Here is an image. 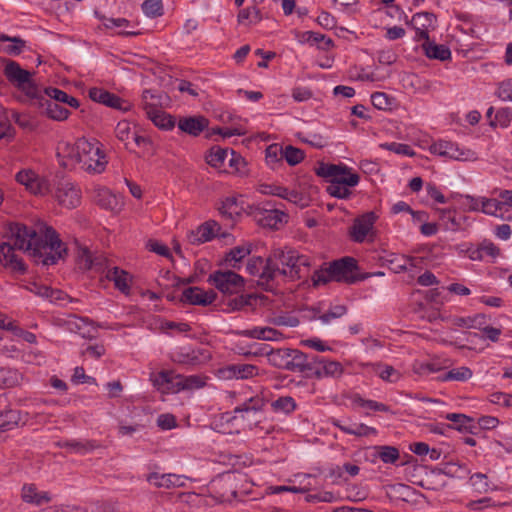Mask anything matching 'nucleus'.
Returning <instances> with one entry per match:
<instances>
[{
	"instance_id": "f257e3e1",
	"label": "nucleus",
	"mask_w": 512,
	"mask_h": 512,
	"mask_svg": "<svg viewBox=\"0 0 512 512\" xmlns=\"http://www.w3.org/2000/svg\"><path fill=\"white\" fill-rule=\"evenodd\" d=\"M16 251H32L33 256H63L69 252L90 256L87 246L75 240L69 247L52 226L44 224L35 230L19 222H5L0 232V256H14Z\"/></svg>"
},
{
	"instance_id": "f03ea898",
	"label": "nucleus",
	"mask_w": 512,
	"mask_h": 512,
	"mask_svg": "<svg viewBox=\"0 0 512 512\" xmlns=\"http://www.w3.org/2000/svg\"><path fill=\"white\" fill-rule=\"evenodd\" d=\"M282 258H249L247 270L257 276L258 285L270 287V282L278 276L284 275L290 278H301V265H307L305 258H287V262L281 261Z\"/></svg>"
},
{
	"instance_id": "7ed1b4c3",
	"label": "nucleus",
	"mask_w": 512,
	"mask_h": 512,
	"mask_svg": "<svg viewBox=\"0 0 512 512\" xmlns=\"http://www.w3.org/2000/svg\"><path fill=\"white\" fill-rule=\"evenodd\" d=\"M357 261L355 258H339L316 270L312 276L314 286L325 285L330 281L354 283L358 277Z\"/></svg>"
},
{
	"instance_id": "20e7f679",
	"label": "nucleus",
	"mask_w": 512,
	"mask_h": 512,
	"mask_svg": "<svg viewBox=\"0 0 512 512\" xmlns=\"http://www.w3.org/2000/svg\"><path fill=\"white\" fill-rule=\"evenodd\" d=\"M78 153L81 156L78 164L83 170L93 174H99L105 170L108 161L102 145L96 139H78Z\"/></svg>"
},
{
	"instance_id": "39448f33",
	"label": "nucleus",
	"mask_w": 512,
	"mask_h": 512,
	"mask_svg": "<svg viewBox=\"0 0 512 512\" xmlns=\"http://www.w3.org/2000/svg\"><path fill=\"white\" fill-rule=\"evenodd\" d=\"M267 360L272 366L290 372L304 373L308 367V354L298 349H273L267 354Z\"/></svg>"
},
{
	"instance_id": "423d86ee",
	"label": "nucleus",
	"mask_w": 512,
	"mask_h": 512,
	"mask_svg": "<svg viewBox=\"0 0 512 512\" xmlns=\"http://www.w3.org/2000/svg\"><path fill=\"white\" fill-rule=\"evenodd\" d=\"M4 75L14 87L24 92L29 98L39 97V90L32 80V74L21 68L17 62L7 60Z\"/></svg>"
},
{
	"instance_id": "0eeeda50",
	"label": "nucleus",
	"mask_w": 512,
	"mask_h": 512,
	"mask_svg": "<svg viewBox=\"0 0 512 512\" xmlns=\"http://www.w3.org/2000/svg\"><path fill=\"white\" fill-rule=\"evenodd\" d=\"M241 478L239 473H224L211 481L210 492L219 502H231L237 496L238 482Z\"/></svg>"
},
{
	"instance_id": "6e6552de",
	"label": "nucleus",
	"mask_w": 512,
	"mask_h": 512,
	"mask_svg": "<svg viewBox=\"0 0 512 512\" xmlns=\"http://www.w3.org/2000/svg\"><path fill=\"white\" fill-rule=\"evenodd\" d=\"M315 172L319 177L329 178L330 182L334 181L348 187H354L360 181V176L344 164L320 163Z\"/></svg>"
},
{
	"instance_id": "1a4fd4ad",
	"label": "nucleus",
	"mask_w": 512,
	"mask_h": 512,
	"mask_svg": "<svg viewBox=\"0 0 512 512\" xmlns=\"http://www.w3.org/2000/svg\"><path fill=\"white\" fill-rule=\"evenodd\" d=\"M248 209L247 215L263 228L279 230L288 222V214L279 209L259 206H249Z\"/></svg>"
},
{
	"instance_id": "9d476101",
	"label": "nucleus",
	"mask_w": 512,
	"mask_h": 512,
	"mask_svg": "<svg viewBox=\"0 0 512 512\" xmlns=\"http://www.w3.org/2000/svg\"><path fill=\"white\" fill-rule=\"evenodd\" d=\"M342 372L343 368L339 362L328 361L317 355L308 354V367L305 373L309 376L315 377L316 379L339 377Z\"/></svg>"
},
{
	"instance_id": "9b49d317",
	"label": "nucleus",
	"mask_w": 512,
	"mask_h": 512,
	"mask_svg": "<svg viewBox=\"0 0 512 512\" xmlns=\"http://www.w3.org/2000/svg\"><path fill=\"white\" fill-rule=\"evenodd\" d=\"M208 281L224 294L239 293L243 286V278L233 271H215Z\"/></svg>"
},
{
	"instance_id": "f8f14e48",
	"label": "nucleus",
	"mask_w": 512,
	"mask_h": 512,
	"mask_svg": "<svg viewBox=\"0 0 512 512\" xmlns=\"http://www.w3.org/2000/svg\"><path fill=\"white\" fill-rule=\"evenodd\" d=\"M266 403L267 400L263 392L251 396L234 408L232 419H240L244 422L250 421L253 416L263 412Z\"/></svg>"
},
{
	"instance_id": "ddd939ff",
	"label": "nucleus",
	"mask_w": 512,
	"mask_h": 512,
	"mask_svg": "<svg viewBox=\"0 0 512 512\" xmlns=\"http://www.w3.org/2000/svg\"><path fill=\"white\" fill-rule=\"evenodd\" d=\"M501 200L484 198L482 203V212L493 215L501 219L510 220V212L512 207V191L504 190L500 193Z\"/></svg>"
},
{
	"instance_id": "4468645a",
	"label": "nucleus",
	"mask_w": 512,
	"mask_h": 512,
	"mask_svg": "<svg viewBox=\"0 0 512 512\" xmlns=\"http://www.w3.org/2000/svg\"><path fill=\"white\" fill-rule=\"evenodd\" d=\"M151 381L154 387L164 394H175L183 391L181 374H177L171 370H163L157 374H152Z\"/></svg>"
},
{
	"instance_id": "2eb2a0df",
	"label": "nucleus",
	"mask_w": 512,
	"mask_h": 512,
	"mask_svg": "<svg viewBox=\"0 0 512 512\" xmlns=\"http://www.w3.org/2000/svg\"><path fill=\"white\" fill-rule=\"evenodd\" d=\"M434 154L448 157L458 161H471L476 159V155L471 150H462L456 144L449 141H439L430 147Z\"/></svg>"
},
{
	"instance_id": "dca6fc26",
	"label": "nucleus",
	"mask_w": 512,
	"mask_h": 512,
	"mask_svg": "<svg viewBox=\"0 0 512 512\" xmlns=\"http://www.w3.org/2000/svg\"><path fill=\"white\" fill-rule=\"evenodd\" d=\"M55 197L60 205L71 209L80 204L81 191L75 184L61 181L56 188Z\"/></svg>"
},
{
	"instance_id": "f3484780",
	"label": "nucleus",
	"mask_w": 512,
	"mask_h": 512,
	"mask_svg": "<svg viewBox=\"0 0 512 512\" xmlns=\"http://www.w3.org/2000/svg\"><path fill=\"white\" fill-rule=\"evenodd\" d=\"M220 229L221 226L216 221L208 220L196 229L190 230L187 233V241L193 245L203 244L215 238Z\"/></svg>"
},
{
	"instance_id": "a211bd4d",
	"label": "nucleus",
	"mask_w": 512,
	"mask_h": 512,
	"mask_svg": "<svg viewBox=\"0 0 512 512\" xmlns=\"http://www.w3.org/2000/svg\"><path fill=\"white\" fill-rule=\"evenodd\" d=\"M93 199L98 206L114 213H119L124 206L122 198L106 187L95 188Z\"/></svg>"
},
{
	"instance_id": "6ab92c4d",
	"label": "nucleus",
	"mask_w": 512,
	"mask_h": 512,
	"mask_svg": "<svg viewBox=\"0 0 512 512\" xmlns=\"http://www.w3.org/2000/svg\"><path fill=\"white\" fill-rule=\"evenodd\" d=\"M411 25L416 31V40H428L429 32L436 28V16L429 12L417 13L412 17Z\"/></svg>"
},
{
	"instance_id": "aec40b11",
	"label": "nucleus",
	"mask_w": 512,
	"mask_h": 512,
	"mask_svg": "<svg viewBox=\"0 0 512 512\" xmlns=\"http://www.w3.org/2000/svg\"><path fill=\"white\" fill-rule=\"evenodd\" d=\"M220 374L225 379H250L258 376L259 368L253 364H230L220 369Z\"/></svg>"
},
{
	"instance_id": "412c9836",
	"label": "nucleus",
	"mask_w": 512,
	"mask_h": 512,
	"mask_svg": "<svg viewBox=\"0 0 512 512\" xmlns=\"http://www.w3.org/2000/svg\"><path fill=\"white\" fill-rule=\"evenodd\" d=\"M216 299V293L213 290L205 291L199 287H188L184 289L181 301L191 305L206 306L213 303Z\"/></svg>"
},
{
	"instance_id": "4be33fe9",
	"label": "nucleus",
	"mask_w": 512,
	"mask_h": 512,
	"mask_svg": "<svg viewBox=\"0 0 512 512\" xmlns=\"http://www.w3.org/2000/svg\"><path fill=\"white\" fill-rule=\"evenodd\" d=\"M89 97L94 102L106 105L111 108L124 111L128 109V105H125L127 103L124 100H122L117 95L110 93L109 91L104 90L102 88H91L89 90Z\"/></svg>"
},
{
	"instance_id": "5701e85b",
	"label": "nucleus",
	"mask_w": 512,
	"mask_h": 512,
	"mask_svg": "<svg viewBox=\"0 0 512 512\" xmlns=\"http://www.w3.org/2000/svg\"><path fill=\"white\" fill-rule=\"evenodd\" d=\"M106 278L114 283L116 289L125 295H128L131 290L133 281L132 275L119 267L109 268L106 272Z\"/></svg>"
},
{
	"instance_id": "b1692460",
	"label": "nucleus",
	"mask_w": 512,
	"mask_h": 512,
	"mask_svg": "<svg viewBox=\"0 0 512 512\" xmlns=\"http://www.w3.org/2000/svg\"><path fill=\"white\" fill-rule=\"evenodd\" d=\"M376 220L374 212H368L361 217L355 219L351 228V236L357 242H362L370 232Z\"/></svg>"
},
{
	"instance_id": "393cba45",
	"label": "nucleus",
	"mask_w": 512,
	"mask_h": 512,
	"mask_svg": "<svg viewBox=\"0 0 512 512\" xmlns=\"http://www.w3.org/2000/svg\"><path fill=\"white\" fill-rule=\"evenodd\" d=\"M187 478L178 474H159L150 473L147 476V481L158 488H172V487H183Z\"/></svg>"
},
{
	"instance_id": "a878e982",
	"label": "nucleus",
	"mask_w": 512,
	"mask_h": 512,
	"mask_svg": "<svg viewBox=\"0 0 512 512\" xmlns=\"http://www.w3.org/2000/svg\"><path fill=\"white\" fill-rule=\"evenodd\" d=\"M249 206L251 205L245 203L241 199V196H228L222 201L219 211L223 216H227L232 219L234 216H240L242 213L247 214Z\"/></svg>"
},
{
	"instance_id": "bb28decb",
	"label": "nucleus",
	"mask_w": 512,
	"mask_h": 512,
	"mask_svg": "<svg viewBox=\"0 0 512 512\" xmlns=\"http://www.w3.org/2000/svg\"><path fill=\"white\" fill-rule=\"evenodd\" d=\"M208 125L209 120L204 116L183 117L178 122V128L191 136H198Z\"/></svg>"
},
{
	"instance_id": "cd10ccee",
	"label": "nucleus",
	"mask_w": 512,
	"mask_h": 512,
	"mask_svg": "<svg viewBox=\"0 0 512 512\" xmlns=\"http://www.w3.org/2000/svg\"><path fill=\"white\" fill-rule=\"evenodd\" d=\"M57 155L62 158V166L69 169L74 168L81 158L80 153H78V140L75 144L67 142L60 144L57 148Z\"/></svg>"
},
{
	"instance_id": "c85d7f7f",
	"label": "nucleus",
	"mask_w": 512,
	"mask_h": 512,
	"mask_svg": "<svg viewBox=\"0 0 512 512\" xmlns=\"http://www.w3.org/2000/svg\"><path fill=\"white\" fill-rule=\"evenodd\" d=\"M22 499L26 503L41 506L51 501V496L46 491H39L34 484H26L22 488Z\"/></svg>"
},
{
	"instance_id": "c756f323",
	"label": "nucleus",
	"mask_w": 512,
	"mask_h": 512,
	"mask_svg": "<svg viewBox=\"0 0 512 512\" xmlns=\"http://www.w3.org/2000/svg\"><path fill=\"white\" fill-rule=\"evenodd\" d=\"M249 430L256 435L264 437L275 431V425L271 420L263 415V412L253 416L250 421H246Z\"/></svg>"
},
{
	"instance_id": "7c9ffc66",
	"label": "nucleus",
	"mask_w": 512,
	"mask_h": 512,
	"mask_svg": "<svg viewBox=\"0 0 512 512\" xmlns=\"http://www.w3.org/2000/svg\"><path fill=\"white\" fill-rule=\"evenodd\" d=\"M66 325L69 331L78 333L84 338L92 337V331H95L92 323L89 322L86 318L78 317L73 314L68 316Z\"/></svg>"
},
{
	"instance_id": "2f4dec72",
	"label": "nucleus",
	"mask_w": 512,
	"mask_h": 512,
	"mask_svg": "<svg viewBox=\"0 0 512 512\" xmlns=\"http://www.w3.org/2000/svg\"><path fill=\"white\" fill-rule=\"evenodd\" d=\"M241 335L249 338L277 341L282 339L283 334L271 327H254L252 329L244 330Z\"/></svg>"
},
{
	"instance_id": "473e14b6",
	"label": "nucleus",
	"mask_w": 512,
	"mask_h": 512,
	"mask_svg": "<svg viewBox=\"0 0 512 512\" xmlns=\"http://www.w3.org/2000/svg\"><path fill=\"white\" fill-rule=\"evenodd\" d=\"M40 105L45 107V113L47 117L52 120L64 121L70 115V111L68 109L51 100H44L41 98Z\"/></svg>"
},
{
	"instance_id": "72a5a7b5",
	"label": "nucleus",
	"mask_w": 512,
	"mask_h": 512,
	"mask_svg": "<svg viewBox=\"0 0 512 512\" xmlns=\"http://www.w3.org/2000/svg\"><path fill=\"white\" fill-rule=\"evenodd\" d=\"M422 47L428 58L445 61L451 57V51L448 47L431 42L429 38L425 40Z\"/></svg>"
},
{
	"instance_id": "f704fd0d",
	"label": "nucleus",
	"mask_w": 512,
	"mask_h": 512,
	"mask_svg": "<svg viewBox=\"0 0 512 512\" xmlns=\"http://www.w3.org/2000/svg\"><path fill=\"white\" fill-rule=\"evenodd\" d=\"M266 247L261 242H245L241 245H238L232 249L226 254V256H246L250 254H266Z\"/></svg>"
},
{
	"instance_id": "c9c22d12",
	"label": "nucleus",
	"mask_w": 512,
	"mask_h": 512,
	"mask_svg": "<svg viewBox=\"0 0 512 512\" xmlns=\"http://www.w3.org/2000/svg\"><path fill=\"white\" fill-rule=\"evenodd\" d=\"M146 116L160 129L170 130L175 125L174 119L159 107H156L152 112H147Z\"/></svg>"
},
{
	"instance_id": "e433bc0d",
	"label": "nucleus",
	"mask_w": 512,
	"mask_h": 512,
	"mask_svg": "<svg viewBox=\"0 0 512 512\" xmlns=\"http://www.w3.org/2000/svg\"><path fill=\"white\" fill-rule=\"evenodd\" d=\"M450 321L454 327L481 329L485 324L486 319L484 315L478 314L472 317H453L450 319Z\"/></svg>"
},
{
	"instance_id": "4c0bfd02",
	"label": "nucleus",
	"mask_w": 512,
	"mask_h": 512,
	"mask_svg": "<svg viewBox=\"0 0 512 512\" xmlns=\"http://www.w3.org/2000/svg\"><path fill=\"white\" fill-rule=\"evenodd\" d=\"M444 367L445 365L443 363L435 359L428 362L416 360L412 364L413 372L419 376H427L429 374L436 373Z\"/></svg>"
},
{
	"instance_id": "58836bf2",
	"label": "nucleus",
	"mask_w": 512,
	"mask_h": 512,
	"mask_svg": "<svg viewBox=\"0 0 512 512\" xmlns=\"http://www.w3.org/2000/svg\"><path fill=\"white\" fill-rule=\"evenodd\" d=\"M45 94L50 98L49 100L56 102V103H65L69 105L72 108H78L79 107V101L68 95L66 92L55 88V87H48L45 89Z\"/></svg>"
},
{
	"instance_id": "ea45409f",
	"label": "nucleus",
	"mask_w": 512,
	"mask_h": 512,
	"mask_svg": "<svg viewBox=\"0 0 512 512\" xmlns=\"http://www.w3.org/2000/svg\"><path fill=\"white\" fill-rule=\"evenodd\" d=\"M62 447L67 448L75 453L86 454L100 447V444L94 440H71L65 441Z\"/></svg>"
},
{
	"instance_id": "a19ab883",
	"label": "nucleus",
	"mask_w": 512,
	"mask_h": 512,
	"mask_svg": "<svg viewBox=\"0 0 512 512\" xmlns=\"http://www.w3.org/2000/svg\"><path fill=\"white\" fill-rule=\"evenodd\" d=\"M20 421V413L17 410H6L0 414V433L16 428Z\"/></svg>"
},
{
	"instance_id": "79ce46f5",
	"label": "nucleus",
	"mask_w": 512,
	"mask_h": 512,
	"mask_svg": "<svg viewBox=\"0 0 512 512\" xmlns=\"http://www.w3.org/2000/svg\"><path fill=\"white\" fill-rule=\"evenodd\" d=\"M374 372L383 380L389 383L398 382L402 375L396 370L393 366L384 365V364H376L374 366Z\"/></svg>"
},
{
	"instance_id": "37998d69",
	"label": "nucleus",
	"mask_w": 512,
	"mask_h": 512,
	"mask_svg": "<svg viewBox=\"0 0 512 512\" xmlns=\"http://www.w3.org/2000/svg\"><path fill=\"white\" fill-rule=\"evenodd\" d=\"M0 265L15 276L23 275L27 271L23 258H0Z\"/></svg>"
},
{
	"instance_id": "c03bdc74",
	"label": "nucleus",
	"mask_w": 512,
	"mask_h": 512,
	"mask_svg": "<svg viewBox=\"0 0 512 512\" xmlns=\"http://www.w3.org/2000/svg\"><path fill=\"white\" fill-rule=\"evenodd\" d=\"M303 41H306L311 44H316L318 48L322 50H329L333 47V40L329 37H326L324 34L316 33L313 31H307L303 34Z\"/></svg>"
},
{
	"instance_id": "a18cd8bd",
	"label": "nucleus",
	"mask_w": 512,
	"mask_h": 512,
	"mask_svg": "<svg viewBox=\"0 0 512 512\" xmlns=\"http://www.w3.org/2000/svg\"><path fill=\"white\" fill-rule=\"evenodd\" d=\"M21 378V374L15 369L0 368V388L16 386Z\"/></svg>"
},
{
	"instance_id": "49530a36",
	"label": "nucleus",
	"mask_w": 512,
	"mask_h": 512,
	"mask_svg": "<svg viewBox=\"0 0 512 512\" xmlns=\"http://www.w3.org/2000/svg\"><path fill=\"white\" fill-rule=\"evenodd\" d=\"M228 150L221 147H212L206 155V162L212 167L220 168L228 156Z\"/></svg>"
},
{
	"instance_id": "de8ad7c7",
	"label": "nucleus",
	"mask_w": 512,
	"mask_h": 512,
	"mask_svg": "<svg viewBox=\"0 0 512 512\" xmlns=\"http://www.w3.org/2000/svg\"><path fill=\"white\" fill-rule=\"evenodd\" d=\"M14 134L15 131L8 118L7 109L0 105V140H12Z\"/></svg>"
},
{
	"instance_id": "09e8293b",
	"label": "nucleus",
	"mask_w": 512,
	"mask_h": 512,
	"mask_svg": "<svg viewBox=\"0 0 512 512\" xmlns=\"http://www.w3.org/2000/svg\"><path fill=\"white\" fill-rule=\"evenodd\" d=\"M493 108L490 107L487 111V117L490 119L491 126L508 127L511 121V113L509 108H501L497 110L494 120L491 119Z\"/></svg>"
},
{
	"instance_id": "8fccbe9b",
	"label": "nucleus",
	"mask_w": 512,
	"mask_h": 512,
	"mask_svg": "<svg viewBox=\"0 0 512 512\" xmlns=\"http://www.w3.org/2000/svg\"><path fill=\"white\" fill-rule=\"evenodd\" d=\"M473 373L470 368L462 366L451 369L441 377L442 381H467L472 377Z\"/></svg>"
},
{
	"instance_id": "3c124183",
	"label": "nucleus",
	"mask_w": 512,
	"mask_h": 512,
	"mask_svg": "<svg viewBox=\"0 0 512 512\" xmlns=\"http://www.w3.org/2000/svg\"><path fill=\"white\" fill-rule=\"evenodd\" d=\"M208 377L203 375H181V384L184 390H195L203 388L206 385Z\"/></svg>"
},
{
	"instance_id": "603ef678",
	"label": "nucleus",
	"mask_w": 512,
	"mask_h": 512,
	"mask_svg": "<svg viewBox=\"0 0 512 512\" xmlns=\"http://www.w3.org/2000/svg\"><path fill=\"white\" fill-rule=\"evenodd\" d=\"M296 402L291 396L279 397L271 403V407L275 412H283L290 414L296 409Z\"/></svg>"
},
{
	"instance_id": "864d4df0",
	"label": "nucleus",
	"mask_w": 512,
	"mask_h": 512,
	"mask_svg": "<svg viewBox=\"0 0 512 512\" xmlns=\"http://www.w3.org/2000/svg\"><path fill=\"white\" fill-rule=\"evenodd\" d=\"M336 427H338L341 431L346 434L356 435V436H367L371 433H375V429L372 427H368L365 424L356 425L354 428L342 425L339 421L333 422Z\"/></svg>"
},
{
	"instance_id": "5fc2aeb1",
	"label": "nucleus",
	"mask_w": 512,
	"mask_h": 512,
	"mask_svg": "<svg viewBox=\"0 0 512 512\" xmlns=\"http://www.w3.org/2000/svg\"><path fill=\"white\" fill-rule=\"evenodd\" d=\"M378 457L386 464H394L400 457L399 450L393 446L377 447Z\"/></svg>"
},
{
	"instance_id": "6e6d98bb",
	"label": "nucleus",
	"mask_w": 512,
	"mask_h": 512,
	"mask_svg": "<svg viewBox=\"0 0 512 512\" xmlns=\"http://www.w3.org/2000/svg\"><path fill=\"white\" fill-rule=\"evenodd\" d=\"M305 157L304 151L294 146L288 145L284 148L283 159L290 166H295L303 161Z\"/></svg>"
},
{
	"instance_id": "4d7b16f0",
	"label": "nucleus",
	"mask_w": 512,
	"mask_h": 512,
	"mask_svg": "<svg viewBox=\"0 0 512 512\" xmlns=\"http://www.w3.org/2000/svg\"><path fill=\"white\" fill-rule=\"evenodd\" d=\"M135 131H133L132 126L130 122L123 120L118 122L115 128V135L116 137L125 143V146L129 147L128 140L133 136Z\"/></svg>"
},
{
	"instance_id": "13d9d810",
	"label": "nucleus",
	"mask_w": 512,
	"mask_h": 512,
	"mask_svg": "<svg viewBox=\"0 0 512 512\" xmlns=\"http://www.w3.org/2000/svg\"><path fill=\"white\" fill-rule=\"evenodd\" d=\"M161 105V97L155 95L151 90H145L142 94L141 107L145 113L154 110Z\"/></svg>"
},
{
	"instance_id": "bf43d9fd",
	"label": "nucleus",
	"mask_w": 512,
	"mask_h": 512,
	"mask_svg": "<svg viewBox=\"0 0 512 512\" xmlns=\"http://www.w3.org/2000/svg\"><path fill=\"white\" fill-rule=\"evenodd\" d=\"M260 19V11L256 7L242 9L238 14V22L244 25L257 23Z\"/></svg>"
},
{
	"instance_id": "052dcab7",
	"label": "nucleus",
	"mask_w": 512,
	"mask_h": 512,
	"mask_svg": "<svg viewBox=\"0 0 512 512\" xmlns=\"http://www.w3.org/2000/svg\"><path fill=\"white\" fill-rule=\"evenodd\" d=\"M203 354L200 351H189V352H180L175 355L174 361L186 364V365H197L201 362V356Z\"/></svg>"
},
{
	"instance_id": "680f3d73",
	"label": "nucleus",
	"mask_w": 512,
	"mask_h": 512,
	"mask_svg": "<svg viewBox=\"0 0 512 512\" xmlns=\"http://www.w3.org/2000/svg\"><path fill=\"white\" fill-rule=\"evenodd\" d=\"M143 12L151 18L159 17L163 14V6L161 0H146L142 4Z\"/></svg>"
},
{
	"instance_id": "e2e57ef3",
	"label": "nucleus",
	"mask_w": 512,
	"mask_h": 512,
	"mask_svg": "<svg viewBox=\"0 0 512 512\" xmlns=\"http://www.w3.org/2000/svg\"><path fill=\"white\" fill-rule=\"evenodd\" d=\"M266 161L268 164H276L283 159L284 148L279 144H271L266 148Z\"/></svg>"
},
{
	"instance_id": "0e129e2a",
	"label": "nucleus",
	"mask_w": 512,
	"mask_h": 512,
	"mask_svg": "<svg viewBox=\"0 0 512 512\" xmlns=\"http://www.w3.org/2000/svg\"><path fill=\"white\" fill-rule=\"evenodd\" d=\"M326 191L329 195L339 199H347L351 195V191L348 186L341 185L334 181L330 182L326 188Z\"/></svg>"
},
{
	"instance_id": "69168bd1",
	"label": "nucleus",
	"mask_w": 512,
	"mask_h": 512,
	"mask_svg": "<svg viewBox=\"0 0 512 512\" xmlns=\"http://www.w3.org/2000/svg\"><path fill=\"white\" fill-rule=\"evenodd\" d=\"M446 419L454 422L457 425L456 428L458 430H467L472 428L473 419L464 414L450 413L447 414Z\"/></svg>"
},
{
	"instance_id": "338daca9",
	"label": "nucleus",
	"mask_w": 512,
	"mask_h": 512,
	"mask_svg": "<svg viewBox=\"0 0 512 512\" xmlns=\"http://www.w3.org/2000/svg\"><path fill=\"white\" fill-rule=\"evenodd\" d=\"M347 308L344 305H335L331 307L326 313L320 315L319 319L323 323H329L333 319H337L345 315Z\"/></svg>"
},
{
	"instance_id": "774afa93",
	"label": "nucleus",
	"mask_w": 512,
	"mask_h": 512,
	"mask_svg": "<svg viewBox=\"0 0 512 512\" xmlns=\"http://www.w3.org/2000/svg\"><path fill=\"white\" fill-rule=\"evenodd\" d=\"M146 249L148 252L155 253L159 256H170L169 248L158 240H148L146 243Z\"/></svg>"
}]
</instances>
